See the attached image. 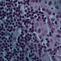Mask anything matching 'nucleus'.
<instances>
[{"label": "nucleus", "instance_id": "nucleus-1", "mask_svg": "<svg viewBox=\"0 0 61 61\" xmlns=\"http://www.w3.org/2000/svg\"><path fill=\"white\" fill-rule=\"evenodd\" d=\"M20 36H20L18 37V43L20 45H24V43H22L20 42L19 41L20 40V42H25V45H27L28 46V43H27V41H29L31 39V37H29V36L27 37V35H26L25 36V37H24H24H23V35H20Z\"/></svg>", "mask_w": 61, "mask_h": 61}, {"label": "nucleus", "instance_id": "nucleus-2", "mask_svg": "<svg viewBox=\"0 0 61 61\" xmlns=\"http://www.w3.org/2000/svg\"><path fill=\"white\" fill-rule=\"evenodd\" d=\"M14 53H12L10 52H9L8 51H7V54L6 55V56H5V58L6 59H7V60H8L9 59V58L8 57L10 55V57L9 58V59L10 60H11V57L13 56H15V53H17L18 54L19 53V51H16V49H14Z\"/></svg>", "mask_w": 61, "mask_h": 61}, {"label": "nucleus", "instance_id": "nucleus-3", "mask_svg": "<svg viewBox=\"0 0 61 61\" xmlns=\"http://www.w3.org/2000/svg\"><path fill=\"white\" fill-rule=\"evenodd\" d=\"M2 46H4V48H5L6 49H5V51H7V50L9 51V49L7 48V47L6 46H5V44L4 43H3L2 44Z\"/></svg>", "mask_w": 61, "mask_h": 61}, {"label": "nucleus", "instance_id": "nucleus-4", "mask_svg": "<svg viewBox=\"0 0 61 61\" xmlns=\"http://www.w3.org/2000/svg\"><path fill=\"white\" fill-rule=\"evenodd\" d=\"M7 31H9L10 32H11L12 31H15V29L13 28V26H11V29H10V30H9V29H7Z\"/></svg>", "mask_w": 61, "mask_h": 61}, {"label": "nucleus", "instance_id": "nucleus-5", "mask_svg": "<svg viewBox=\"0 0 61 61\" xmlns=\"http://www.w3.org/2000/svg\"><path fill=\"white\" fill-rule=\"evenodd\" d=\"M29 20H30V19H27L26 20V22H27V24H28L29 23V24L30 25V24H31V23L30 21H29Z\"/></svg>", "mask_w": 61, "mask_h": 61}, {"label": "nucleus", "instance_id": "nucleus-6", "mask_svg": "<svg viewBox=\"0 0 61 61\" xmlns=\"http://www.w3.org/2000/svg\"><path fill=\"white\" fill-rule=\"evenodd\" d=\"M29 47L30 48V50H31L30 51V53H32V49H33L34 47H31V46H29Z\"/></svg>", "mask_w": 61, "mask_h": 61}, {"label": "nucleus", "instance_id": "nucleus-7", "mask_svg": "<svg viewBox=\"0 0 61 61\" xmlns=\"http://www.w3.org/2000/svg\"><path fill=\"white\" fill-rule=\"evenodd\" d=\"M22 52L23 53H25V55L26 56H27V51L26 50H25V51L24 50H22Z\"/></svg>", "mask_w": 61, "mask_h": 61}, {"label": "nucleus", "instance_id": "nucleus-8", "mask_svg": "<svg viewBox=\"0 0 61 61\" xmlns=\"http://www.w3.org/2000/svg\"><path fill=\"white\" fill-rule=\"evenodd\" d=\"M29 32H31L32 33H33V32L34 31V30L33 29H32L31 28H30L29 29Z\"/></svg>", "mask_w": 61, "mask_h": 61}, {"label": "nucleus", "instance_id": "nucleus-9", "mask_svg": "<svg viewBox=\"0 0 61 61\" xmlns=\"http://www.w3.org/2000/svg\"><path fill=\"white\" fill-rule=\"evenodd\" d=\"M2 12L3 13L2 15H4V16H6V12H4V10H3Z\"/></svg>", "mask_w": 61, "mask_h": 61}, {"label": "nucleus", "instance_id": "nucleus-10", "mask_svg": "<svg viewBox=\"0 0 61 61\" xmlns=\"http://www.w3.org/2000/svg\"><path fill=\"white\" fill-rule=\"evenodd\" d=\"M36 55H35V57L34 58H32V60H33V61H36ZM35 60V61H34Z\"/></svg>", "mask_w": 61, "mask_h": 61}, {"label": "nucleus", "instance_id": "nucleus-11", "mask_svg": "<svg viewBox=\"0 0 61 61\" xmlns=\"http://www.w3.org/2000/svg\"><path fill=\"white\" fill-rule=\"evenodd\" d=\"M35 26L36 28H37V27H38V26H39V24L38 23H36Z\"/></svg>", "mask_w": 61, "mask_h": 61}, {"label": "nucleus", "instance_id": "nucleus-12", "mask_svg": "<svg viewBox=\"0 0 61 61\" xmlns=\"http://www.w3.org/2000/svg\"><path fill=\"white\" fill-rule=\"evenodd\" d=\"M1 26H2V28L0 29V32H1V30H3V29H4V27L3 26H4V24H1Z\"/></svg>", "mask_w": 61, "mask_h": 61}, {"label": "nucleus", "instance_id": "nucleus-13", "mask_svg": "<svg viewBox=\"0 0 61 61\" xmlns=\"http://www.w3.org/2000/svg\"><path fill=\"white\" fill-rule=\"evenodd\" d=\"M22 22H24V25H26V23H27V22L26 21H25V20H22Z\"/></svg>", "mask_w": 61, "mask_h": 61}, {"label": "nucleus", "instance_id": "nucleus-14", "mask_svg": "<svg viewBox=\"0 0 61 61\" xmlns=\"http://www.w3.org/2000/svg\"><path fill=\"white\" fill-rule=\"evenodd\" d=\"M2 56H1L0 57V58L1 59H0V61H4V59L2 58Z\"/></svg>", "mask_w": 61, "mask_h": 61}, {"label": "nucleus", "instance_id": "nucleus-15", "mask_svg": "<svg viewBox=\"0 0 61 61\" xmlns=\"http://www.w3.org/2000/svg\"><path fill=\"white\" fill-rule=\"evenodd\" d=\"M25 45H23V46L22 45L20 47H21L22 49H24V47H25Z\"/></svg>", "mask_w": 61, "mask_h": 61}, {"label": "nucleus", "instance_id": "nucleus-16", "mask_svg": "<svg viewBox=\"0 0 61 61\" xmlns=\"http://www.w3.org/2000/svg\"><path fill=\"white\" fill-rule=\"evenodd\" d=\"M1 34H1V36H3V35H5V33L3 32H1Z\"/></svg>", "mask_w": 61, "mask_h": 61}, {"label": "nucleus", "instance_id": "nucleus-17", "mask_svg": "<svg viewBox=\"0 0 61 61\" xmlns=\"http://www.w3.org/2000/svg\"><path fill=\"white\" fill-rule=\"evenodd\" d=\"M57 38H60V37H61V36H60L59 35H56V36Z\"/></svg>", "mask_w": 61, "mask_h": 61}, {"label": "nucleus", "instance_id": "nucleus-18", "mask_svg": "<svg viewBox=\"0 0 61 61\" xmlns=\"http://www.w3.org/2000/svg\"><path fill=\"white\" fill-rule=\"evenodd\" d=\"M41 50H42V48H41L40 49L38 50L40 53H41Z\"/></svg>", "mask_w": 61, "mask_h": 61}, {"label": "nucleus", "instance_id": "nucleus-19", "mask_svg": "<svg viewBox=\"0 0 61 61\" xmlns=\"http://www.w3.org/2000/svg\"><path fill=\"white\" fill-rule=\"evenodd\" d=\"M41 29H39L38 30V32L39 33H41Z\"/></svg>", "mask_w": 61, "mask_h": 61}, {"label": "nucleus", "instance_id": "nucleus-20", "mask_svg": "<svg viewBox=\"0 0 61 61\" xmlns=\"http://www.w3.org/2000/svg\"><path fill=\"white\" fill-rule=\"evenodd\" d=\"M18 25H22V23H21V22L20 21H19V22H18Z\"/></svg>", "mask_w": 61, "mask_h": 61}, {"label": "nucleus", "instance_id": "nucleus-21", "mask_svg": "<svg viewBox=\"0 0 61 61\" xmlns=\"http://www.w3.org/2000/svg\"><path fill=\"white\" fill-rule=\"evenodd\" d=\"M54 51H50V54H51V55H53V53H54Z\"/></svg>", "mask_w": 61, "mask_h": 61}, {"label": "nucleus", "instance_id": "nucleus-22", "mask_svg": "<svg viewBox=\"0 0 61 61\" xmlns=\"http://www.w3.org/2000/svg\"><path fill=\"white\" fill-rule=\"evenodd\" d=\"M48 13L49 15H50L51 14V12L50 11H48Z\"/></svg>", "mask_w": 61, "mask_h": 61}, {"label": "nucleus", "instance_id": "nucleus-23", "mask_svg": "<svg viewBox=\"0 0 61 61\" xmlns=\"http://www.w3.org/2000/svg\"><path fill=\"white\" fill-rule=\"evenodd\" d=\"M57 32H58L59 34L61 33V31L60 30H57Z\"/></svg>", "mask_w": 61, "mask_h": 61}, {"label": "nucleus", "instance_id": "nucleus-24", "mask_svg": "<svg viewBox=\"0 0 61 61\" xmlns=\"http://www.w3.org/2000/svg\"><path fill=\"white\" fill-rule=\"evenodd\" d=\"M38 48H40V47H41V45H40V44H38Z\"/></svg>", "mask_w": 61, "mask_h": 61}, {"label": "nucleus", "instance_id": "nucleus-25", "mask_svg": "<svg viewBox=\"0 0 61 61\" xmlns=\"http://www.w3.org/2000/svg\"><path fill=\"white\" fill-rule=\"evenodd\" d=\"M27 35H28V36H29L31 37V36H32V35L31 34H30L29 35V33H27Z\"/></svg>", "mask_w": 61, "mask_h": 61}, {"label": "nucleus", "instance_id": "nucleus-26", "mask_svg": "<svg viewBox=\"0 0 61 61\" xmlns=\"http://www.w3.org/2000/svg\"><path fill=\"white\" fill-rule=\"evenodd\" d=\"M33 40H35V41H37V40L36 39H35V37H34V36L33 37Z\"/></svg>", "mask_w": 61, "mask_h": 61}, {"label": "nucleus", "instance_id": "nucleus-27", "mask_svg": "<svg viewBox=\"0 0 61 61\" xmlns=\"http://www.w3.org/2000/svg\"><path fill=\"white\" fill-rule=\"evenodd\" d=\"M20 4H22V1H21L20 2L19 1H18V4L19 5H20Z\"/></svg>", "mask_w": 61, "mask_h": 61}, {"label": "nucleus", "instance_id": "nucleus-28", "mask_svg": "<svg viewBox=\"0 0 61 61\" xmlns=\"http://www.w3.org/2000/svg\"><path fill=\"white\" fill-rule=\"evenodd\" d=\"M16 40V38H14L13 40V41L14 42H15V40Z\"/></svg>", "mask_w": 61, "mask_h": 61}, {"label": "nucleus", "instance_id": "nucleus-29", "mask_svg": "<svg viewBox=\"0 0 61 61\" xmlns=\"http://www.w3.org/2000/svg\"><path fill=\"white\" fill-rule=\"evenodd\" d=\"M1 3H1H0V5L1 6H3V4H4V3H3V1H2V2H1Z\"/></svg>", "mask_w": 61, "mask_h": 61}, {"label": "nucleus", "instance_id": "nucleus-30", "mask_svg": "<svg viewBox=\"0 0 61 61\" xmlns=\"http://www.w3.org/2000/svg\"><path fill=\"white\" fill-rule=\"evenodd\" d=\"M39 14H43L44 13L43 12H41V11H40L39 12Z\"/></svg>", "mask_w": 61, "mask_h": 61}, {"label": "nucleus", "instance_id": "nucleus-31", "mask_svg": "<svg viewBox=\"0 0 61 61\" xmlns=\"http://www.w3.org/2000/svg\"><path fill=\"white\" fill-rule=\"evenodd\" d=\"M13 35V33H11V35L10 36V37L12 39L13 38V37L12 36V35Z\"/></svg>", "mask_w": 61, "mask_h": 61}, {"label": "nucleus", "instance_id": "nucleus-32", "mask_svg": "<svg viewBox=\"0 0 61 61\" xmlns=\"http://www.w3.org/2000/svg\"><path fill=\"white\" fill-rule=\"evenodd\" d=\"M46 46L48 47H49V44L48 43H47L46 44Z\"/></svg>", "mask_w": 61, "mask_h": 61}, {"label": "nucleus", "instance_id": "nucleus-33", "mask_svg": "<svg viewBox=\"0 0 61 61\" xmlns=\"http://www.w3.org/2000/svg\"><path fill=\"white\" fill-rule=\"evenodd\" d=\"M32 19H34V17H30V20H32Z\"/></svg>", "mask_w": 61, "mask_h": 61}, {"label": "nucleus", "instance_id": "nucleus-34", "mask_svg": "<svg viewBox=\"0 0 61 61\" xmlns=\"http://www.w3.org/2000/svg\"><path fill=\"white\" fill-rule=\"evenodd\" d=\"M26 60H27V61H29V60H28V58L27 57H26Z\"/></svg>", "mask_w": 61, "mask_h": 61}, {"label": "nucleus", "instance_id": "nucleus-35", "mask_svg": "<svg viewBox=\"0 0 61 61\" xmlns=\"http://www.w3.org/2000/svg\"><path fill=\"white\" fill-rule=\"evenodd\" d=\"M51 50H52V49H50L49 50H47V52H49L50 51H51Z\"/></svg>", "mask_w": 61, "mask_h": 61}, {"label": "nucleus", "instance_id": "nucleus-36", "mask_svg": "<svg viewBox=\"0 0 61 61\" xmlns=\"http://www.w3.org/2000/svg\"><path fill=\"white\" fill-rule=\"evenodd\" d=\"M51 32L52 34L54 33V30H52V29H51Z\"/></svg>", "mask_w": 61, "mask_h": 61}, {"label": "nucleus", "instance_id": "nucleus-37", "mask_svg": "<svg viewBox=\"0 0 61 61\" xmlns=\"http://www.w3.org/2000/svg\"><path fill=\"white\" fill-rule=\"evenodd\" d=\"M31 46H34V43H32L31 44Z\"/></svg>", "mask_w": 61, "mask_h": 61}, {"label": "nucleus", "instance_id": "nucleus-38", "mask_svg": "<svg viewBox=\"0 0 61 61\" xmlns=\"http://www.w3.org/2000/svg\"><path fill=\"white\" fill-rule=\"evenodd\" d=\"M55 8L57 9H59V7L57 6H55Z\"/></svg>", "mask_w": 61, "mask_h": 61}, {"label": "nucleus", "instance_id": "nucleus-39", "mask_svg": "<svg viewBox=\"0 0 61 61\" xmlns=\"http://www.w3.org/2000/svg\"><path fill=\"white\" fill-rule=\"evenodd\" d=\"M25 33H27V32L28 31H27V30H25Z\"/></svg>", "mask_w": 61, "mask_h": 61}, {"label": "nucleus", "instance_id": "nucleus-40", "mask_svg": "<svg viewBox=\"0 0 61 61\" xmlns=\"http://www.w3.org/2000/svg\"><path fill=\"white\" fill-rule=\"evenodd\" d=\"M6 21L7 22H8V23H10V20H8V19H6Z\"/></svg>", "mask_w": 61, "mask_h": 61}, {"label": "nucleus", "instance_id": "nucleus-41", "mask_svg": "<svg viewBox=\"0 0 61 61\" xmlns=\"http://www.w3.org/2000/svg\"><path fill=\"white\" fill-rule=\"evenodd\" d=\"M32 56H33V55H30V54H29V57H32Z\"/></svg>", "mask_w": 61, "mask_h": 61}, {"label": "nucleus", "instance_id": "nucleus-42", "mask_svg": "<svg viewBox=\"0 0 61 61\" xmlns=\"http://www.w3.org/2000/svg\"><path fill=\"white\" fill-rule=\"evenodd\" d=\"M35 13L36 14H37L38 13V10H36L35 11Z\"/></svg>", "mask_w": 61, "mask_h": 61}, {"label": "nucleus", "instance_id": "nucleus-43", "mask_svg": "<svg viewBox=\"0 0 61 61\" xmlns=\"http://www.w3.org/2000/svg\"><path fill=\"white\" fill-rule=\"evenodd\" d=\"M5 37H3L1 38V39L3 40H4V39H5Z\"/></svg>", "mask_w": 61, "mask_h": 61}, {"label": "nucleus", "instance_id": "nucleus-44", "mask_svg": "<svg viewBox=\"0 0 61 61\" xmlns=\"http://www.w3.org/2000/svg\"><path fill=\"white\" fill-rule=\"evenodd\" d=\"M10 17L11 18V19H13V18H12V15H10Z\"/></svg>", "mask_w": 61, "mask_h": 61}, {"label": "nucleus", "instance_id": "nucleus-45", "mask_svg": "<svg viewBox=\"0 0 61 61\" xmlns=\"http://www.w3.org/2000/svg\"><path fill=\"white\" fill-rule=\"evenodd\" d=\"M49 34L50 36H51H51H52V35H51V32H50Z\"/></svg>", "mask_w": 61, "mask_h": 61}, {"label": "nucleus", "instance_id": "nucleus-46", "mask_svg": "<svg viewBox=\"0 0 61 61\" xmlns=\"http://www.w3.org/2000/svg\"><path fill=\"white\" fill-rule=\"evenodd\" d=\"M21 34L23 35H25V33H24V32L23 31H21Z\"/></svg>", "mask_w": 61, "mask_h": 61}, {"label": "nucleus", "instance_id": "nucleus-47", "mask_svg": "<svg viewBox=\"0 0 61 61\" xmlns=\"http://www.w3.org/2000/svg\"><path fill=\"white\" fill-rule=\"evenodd\" d=\"M36 44H34V46H35V48H36Z\"/></svg>", "mask_w": 61, "mask_h": 61}, {"label": "nucleus", "instance_id": "nucleus-48", "mask_svg": "<svg viewBox=\"0 0 61 61\" xmlns=\"http://www.w3.org/2000/svg\"><path fill=\"white\" fill-rule=\"evenodd\" d=\"M4 9V8L3 7L2 8H0V10H2V9Z\"/></svg>", "mask_w": 61, "mask_h": 61}, {"label": "nucleus", "instance_id": "nucleus-49", "mask_svg": "<svg viewBox=\"0 0 61 61\" xmlns=\"http://www.w3.org/2000/svg\"><path fill=\"white\" fill-rule=\"evenodd\" d=\"M16 45L18 46H20V45H18L17 43L16 44Z\"/></svg>", "mask_w": 61, "mask_h": 61}, {"label": "nucleus", "instance_id": "nucleus-50", "mask_svg": "<svg viewBox=\"0 0 61 61\" xmlns=\"http://www.w3.org/2000/svg\"><path fill=\"white\" fill-rule=\"evenodd\" d=\"M15 15H17L18 17H19V15H18V14H17V13L16 14H15Z\"/></svg>", "mask_w": 61, "mask_h": 61}, {"label": "nucleus", "instance_id": "nucleus-51", "mask_svg": "<svg viewBox=\"0 0 61 61\" xmlns=\"http://www.w3.org/2000/svg\"><path fill=\"white\" fill-rule=\"evenodd\" d=\"M14 61H19V60L18 59L16 61V60L15 59H14Z\"/></svg>", "mask_w": 61, "mask_h": 61}, {"label": "nucleus", "instance_id": "nucleus-52", "mask_svg": "<svg viewBox=\"0 0 61 61\" xmlns=\"http://www.w3.org/2000/svg\"><path fill=\"white\" fill-rule=\"evenodd\" d=\"M48 24L49 25H50V21H49L48 22Z\"/></svg>", "mask_w": 61, "mask_h": 61}, {"label": "nucleus", "instance_id": "nucleus-53", "mask_svg": "<svg viewBox=\"0 0 61 61\" xmlns=\"http://www.w3.org/2000/svg\"><path fill=\"white\" fill-rule=\"evenodd\" d=\"M39 57H41V53H39Z\"/></svg>", "mask_w": 61, "mask_h": 61}, {"label": "nucleus", "instance_id": "nucleus-54", "mask_svg": "<svg viewBox=\"0 0 61 61\" xmlns=\"http://www.w3.org/2000/svg\"><path fill=\"white\" fill-rule=\"evenodd\" d=\"M54 51L55 52H56V51H57V50H56V49H54Z\"/></svg>", "mask_w": 61, "mask_h": 61}, {"label": "nucleus", "instance_id": "nucleus-55", "mask_svg": "<svg viewBox=\"0 0 61 61\" xmlns=\"http://www.w3.org/2000/svg\"><path fill=\"white\" fill-rule=\"evenodd\" d=\"M55 24H57V22L56 21H55Z\"/></svg>", "mask_w": 61, "mask_h": 61}, {"label": "nucleus", "instance_id": "nucleus-56", "mask_svg": "<svg viewBox=\"0 0 61 61\" xmlns=\"http://www.w3.org/2000/svg\"><path fill=\"white\" fill-rule=\"evenodd\" d=\"M56 18H58V17H59V16H58V15H57L56 16Z\"/></svg>", "mask_w": 61, "mask_h": 61}, {"label": "nucleus", "instance_id": "nucleus-57", "mask_svg": "<svg viewBox=\"0 0 61 61\" xmlns=\"http://www.w3.org/2000/svg\"><path fill=\"white\" fill-rule=\"evenodd\" d=\"M51 21H54V20H55V19H52L51 20Z\"/></svg>", "mask_w": 61, "mask_h": 61}, {"label": "nucleus", "instance_id": "nucleus-58", "mask_svg": "<svg viewBox=\"0 0 61 61\" xmlns=\"http://www.w3.org/2000/svg\"><path fill=\"white\" fill-rule=\"evenodd\" d=\"M1 55H2V56H4V55H3V53H1L0 54Z\"/></svg>", "mask_w": 61, "mask_h": 61}, {"label": "nucleus", "instance_id": "nucleus-59", "mask_svg": "<svg viewBox=\"0 0 61 61\" xmlns=\"http://www.w3.org/2000/svg\"><path fill=\"white\" fill-rule=\"evenodd\" d=\"M33 35L34 36H36V34L35 33H33Z\"/></svg>", "mask_w": 61, "mask_h": 61}, {"label": "nucleus", "instance_id": "nucleus-60", "mask_svg": "<svg viewBox=\"0 0 61 61\" xmlns=\"http://www.w3.org/2000/svg\"><path fill=\"white\" fill-rule=\"evenodd\" d=\"M44 52H47V51H46V49H45L44 50Z\"/></svg>", "mask_w": 61, "mask_h": 61}, {"label": "nucleus", "instance_id": "nucleus-61", "mask_svg": "<svg viewBox=\"0 0 61 61\" xmlns=\"http://www.w3.org/2000/svg\"><path fill=\"white\" fill-rule=\"evenodd\" d=\"M32 1L33 3L35 2V0H32Z\"/></svg>", "mask_w": 61, "mask_h": 61}, {"label": "nucleus", "instance_id": "nucleus-62", "mask_svg": "<svg viewBox=\"0 0 61 61\" xmlns=\"http://www.w3.org/2000/svg\"><path fill=\"white\" fill-rule=\"evenodd\" d=\"M6 35H8L9 36H10V34L9 33H8V34H7Z\"/></svg>", "mask_w": 61, "mask_h": 61}, {"label": "nucleus", "instance_id": "nucleus-63", "mask_svg": "<svg viewBox=\"0 0 61 61\" xmlns=\"http://www.w3.org/2000/svg\"><path fill=\"white\" fill-rule=\"evenodd\" d=\"M28 10V11H30V8H27Z\"/></svg>", "mask_w": 61, "mask_h": 61}, {"label": "nucleus", "instance_id": "nucleus-64", "mask_svg": "<svg viewBox=\"0 0 61 61\" xmlns=\"http://www.w3.org/2000/svg\"><path fill=\"white\" fill-rule=\"evenodd\" d=\"M45 36V35L44 33H43V34H42V36Z\"/></svg>", "mask_w": 61, "mask_h": 61}]
</instances>
